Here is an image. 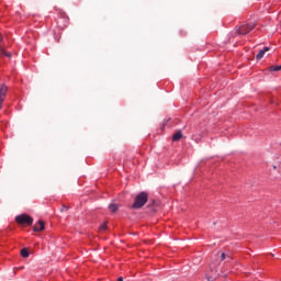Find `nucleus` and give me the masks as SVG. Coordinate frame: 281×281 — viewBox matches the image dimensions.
<instances>
[{
  "label": "nucleus",
  "instance_id": "7ed1b4c3",
  "mask_svg": "<svg viewBox=\"0 0 281 281\" xmlns=\"http://www.w3.org/2000/svg\"><path fill=\"white\" fill-rule=\"evenodd\" d=\"M254 27H256V24L250 23V24H244L241 26H239L238 29V34H241L243 36L249 34V32H251V30H254Z\"/></svg>",
  "mask_w": 281,
  "mask_h": 281
},
{
  "label": "nucleus",
  "instance_id": "f8f14e48",
  "mask_svg": "<svg viewBox=\"0 0 281 281\" xmlns=\"http://www.w3.org/2000/svg\"><path fill=\"white\" fill-rule=\"evenodd\" d=\"M270 71H281V66H271Z\"/></svg>",
  "mask_w": 281,
  "mask_h": 281
},
{
  "label": "nucleus",
  "instance_id": "39448f33",
  "mask_svg": "<svg viewBox=\"0 0 281 281\" xmlns=\"http://www.w3.org/2000/svg\"><path fill=\"white\" fill-rule=\"evenodd\" d=\"M34 232H43L45 229V222L40 220L34 226H33Z\"/></svg>",
  "mask_w": 281,
  "mask_h": 281
},
{
  "label": "nucleus",
  "instance_id": "9b49d317",
  "mask_svg": "<svg viewBox=\"0 0 281 281\" xmlns=\"http://www.w3.org/2000/svg\"><path fill=\"white\" fill-rule=\"evenodd\" d=\"M149 206H151V207H159V201L151 200Z\"/></svg>",
  "mask_w": 281,
  "mask_h": 281
},
{
  "label": "nucleus",
  "instance_id": "6e6552de",
  "mask_svg": "<svg viewBox=\"0 0 281 281\" xmlns=\"http://www.w3.org/2000/svg\"><path fill=\"white\" fill-rule=\"evenodd\" d=\"M109 210L112 212V214H115V212H117V210H120V206L115 203H111L109 205Z\"/></svg>",
  "mask_w": 281,
  "mask_h": 281
},
{
  "label": "nucleus",
  "instance_id": "4468645a",
  "mask_svg": "<svg viewBox=\"0 0 281 281\" xmlns=\"http://www.w3.org/2000/svg\"><path fill=\"white\" fill-rule=\"evenodd\" d=\"M100 232H103L104 229H106V223H104L103 225L100 226Z\"/></svg>",
  "mask_w": 281,
  "mask_h": 281
},
{
  "label": "nucleus",
  "instance_id": "f3484780",
  "mask_svg": "<svg viewBox=\"0 0 281 281\" xmlns=\"http://www.w3.org/2000/svg\"><path fill=\"white\" fill-rule=\"evenodd\" d=\"M117 281H124V278L120 277V278L117 279Z\"/></svg>",
  "mask_w": 281,
  "mask_h": 281
},
{
  "label": "nucleus",
  "instance_id": "9d476101",
  "mask_svg": "<svg viewBox=\"0 0 281 281\" xmlns=\"http://www.w3.org/2000/svg\"><path fill=\"white\" fill-rule=\"evenodd\" d=\"M0 54H2V56H7V58H10V56H12L11 53L5 52V48H3V46H0Z\"/></svg>",
  "mask_w": 281,
  "mask_h": 281
},
{
  "label": "nucleus",
  "instance_id": "f257e3e1",
  "mask_svg": "<svg viewBox=\"0 0 281 281\" xmlns=\"http://www.w3.org/2000/svg\"><path fill=\"white\" fill-rule=\"evenodd\" d=\"M146 203H148V193L140 192L135 196L134 203L132 204V209L140 210V207H144Z\"/></svg>",
  "mask_w": 281,
  "mask_h": 281
},
{
  "label": "nucleus",
  "instance_id": "0eeeda50",
  "mask_svg": "<svg viewBox=\"0 0 281 281\" xmlns=\"http://www.w3.org/2000/svg\"><path fill=\"white\" fill-rule=\"evenodd\" d=\"M183 137V134L181 131H178L176 134L172 136V142H179Z\"/></svg>",
  "mask_w": 281,
  "mask_h": 281
},
{
  "label": "nucleus",
  "instance_id": "a211bd4d",
  "mask_svg": "<svg viewBox=\"0 0 281 281\" xmlns=\"http://www.w3.org/2000/svg\"><path fill=\"white\" fill-rule=\"evenodd\" d=\"M273 169L276 170V166H273Z\"/></svg>",
  "mask_w": 281,
  "mask_h": 281
},
{
  "label": "nucleus",
  "instance_id": "2eb2a0df",
  "mask_svg": "<svg viewBox=\"0 0 281 281\" xmlns=\"http://www.w3.org/2000/svg\"><path fill=\"white\" fill-rule=\"evenodd\" d=\"M221 258H222V260H225V258H226L225 252H222Z\"/></svg>",
  "mask_w": 281,
  "mask_h": 281
},
{
  "label": "nucleus",
  "instance_id": "ddd939ff",
  "mask_svg": "<svg viewBox=\"0 0 281 281\" xmlns=\"http://www.w3.org/2000/svg\"><path fill=\"white\" fill-rule=\"evenodd\" d=\"M67 211H69V206H65V205H63V207H61L60 212H67Z\"/></svg>",
  "mask_w": 281,
  "mask_h": 281
},
{
  "label": "nucleus",
  "instance_id": "423d86ee",
  "mask_svg": "<svg viewBox=\"0 0 281 281\" xmlns=\"http://www.w3.org/2000/svg\"><path fill=\"white\" fill-rule=\"evenodd\" d=\"M269 47L266 46L263 47V49L259 50V53L257 54L256 58L257 60H262V58H265V54H267V52H269Z\"/></svg>",
  "mask_w": 281,
  "mask_h": 281
},
{
  "label": "nucleus",
  "instance_id": "20e7f679",
  "mask_svg": "<svg viewBox=\"0 0 281 281\" xmlns=\"http://www.w3.org/2000/svg\"><path fill=\"white\" fill-rule=\"evenodd\" d=\"M5 95H8V87L5 85L0 86V111L3 109V102H5Z\"/></svg>",
  "mask_w": 281,
  "mask_h": 281
},
{
  "label": "nucleus",
  "instance_id": "f03ea898",
  "mask_svg": "<svg viewBox=\"0 0 281 281\" xmlns=\"http://www.w3.org/2000/svg\"><path fill=\"white\" fill-rule=\"evenodd\" d=\"M15 223L19 225H32L34 223V218L27 214H21L15 217Z\"/></svg>",
  "mask_w": 281,
  "mask_h": 281
},
{
  "label": "nucleus",
  "instance_id": "1a4fd4ad",
  "mask_svg": "<svg viewBox=\"0 0 281 281\" xmlns=\"http://www.w3.org/2000/svg\"><path fill=\"white\" fill-rule=\"evenodd\" d=\"M21 256L22 258H30V251L27 250V248H23L21 250Z\"/></svg>",
  "mask_w": 281,
  "mask_h": 281
},
{
  "label": "nucleus",
  "instance_id": "dca6fc26",
  "mask_svg": "<svg viewBox=\"0 0 281 281\" xmlns=\"http://www.w3.org/2000/svg\"><path fill=\"white\" fill-rule=\"evenodd\" d=\"M0 43H3V35L0 33Z\"/></svg>",
  "mask_w": 281,
  "mask_h": 281
}]
</instances>
